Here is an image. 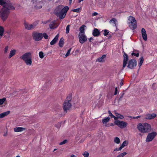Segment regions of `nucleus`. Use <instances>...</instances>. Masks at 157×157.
Returning a JSON list of instances; mask_svg holds the SVG:
<instances>
[{
  "label": "nucleus",
  "instance_id": "nucleus-1",
  "mask_svg": "<svg viewBox=\"0 0 157 157\" xmlns=\"http://www.w3.org/2000/svg\"><path fill=\"white\" fill-rule=\"evenodd\" d=\"M68 9L69 7L68 6L63 7L62 5H59L55 9V13L57 15L59 16L60 19H62L65 17Z\"/></svg>",
  "mask_w": 157,
  "mask_h": 157
},
{
  "label": "nucleus",
  "instance_id": "nucleus-2",
  "mask_svg": "<svg viewBox=\"0 0 157 157\" xmlns=\"http://www.w3.org/2000/svg\"><path fill=\"white\" fill-rule=\"evenodd\" d=\"M15 8L12 6H10L8 7L3 6L0 11V16L2 19L5 21L7 18L10 13V10H14Z\"/></svg>",
  "mask_w": 157,
  "mask_h": 157
},
{
  "label": "nucleus",
  "instance_id": "nucleus-3",
  "mask_svg": "<svg viewBox=\"0 0 157 157\" xmlns=\"http://www.w3.org/2000/svg\"><path fill=\"white\" fill-rule=\"evenodd\" d=\"M32 56L30 52H27L21 56L20 58L24 62L25 64L30 66L32 65Z\"/></svg>",
  "mask_w": 157,
  "mask_h": 157
},
{
  "label": "nucleus",
  "instance_id": "nucleus-4",
  "mask_svg": "<svg viewBox=\"0 0 157 157\" xmlns=\"http://www.w3.org/2000/svg\"><path fill=\"white\" fill-rule=\"evenodd\" d=\"M137 128L140 132L143 133H147L151 129V125L146 123L138 124Z\"/></svg>",
  "mask_w": 157,
  "mask_h": 157
},
{
  "label": "nucleus",
  "instance_id": "nucleus-5",
  "mask_svg": "<svg viewBox=\"0 0 157 157\" xmlns=\"http://www.w3.org/2000/svg\"><path fill=\"white\" fill-rule=\"evenodd\" d=\"M71 96L70 95L67 97L63 104V109L64 112L66 113L67 111L70 110L71 107Z\"/></svg>",
  "mask_w": 157,
  "mask_h": 157
},
{
  "label": "nucleus",
  "instance_id": "nucleus-6",
  "mask_svg": "<svg viewBox=\"0 0 157 157\" xmlns=\"http://www.w3.org/2000/svg\"><path fill=\"white\" fill-rule=\"evenodd\" d=\"M128 23L129 26L132 30H134L137 27L136 21L134 17L130 16L128 17Z\"/></svg>",
  "mask_w": 157,
  "mask_h": 157
},
{
  "label": "nucleus",
  "instance_id": "nucleus-7",
  "mask_svg": "<svg viewBox=\"0 0 157 157\" xmlns=\"http://www.w3.org/2000/svg\"><path fill=\"white\" fill-rule=\"evenodd\" d=\"M42 33L36 32L33 33L32 36L33 39L36 41H39L42 39Z\"/></svg>",
  "mask_w": 157,
  "mask_h": 157
},
{
  "label": "nucleus",
  "instance_id": "nucleus-8",
  "mask_svg": "<svg viewBox=\"0 0 157 157\" xmlns=\"http://www.w3.org/2000/svg\"><path fill=\"white\" fill-rule=\"evenodd\" d=\"M157 135V133L155 132H153L148 134L146 139L147 142L151 141Z\"/></svg>",
  "mask_w": 157,
  "mask_h": 157
},
{
  "label": "nucleus",
  "instance_id": "nucleus-9",
  "mask_svg": "<svg viewBox=\"0 0 157 157\" xmlns=\"http://www.w3.org/2000/svg\"><path fill=\"white\" fill-rule=\"evenodd\" d=\"M115 124L121 128H125L126 127L128 124L127 122L123 121H120L118 120H116L114 121Z\"/></svg>",
  "mask_w": 157,
  "mask_h": 157
},
{
  "label": "nucleus",
  "instance_id": "nucleus-10",
  "mask_svg": "<svg viewBox=\"0 0 157 157\" xmlns=\"http://www.w3.org/2000/svg\"><path fill=\"white\" fill-rule=\"evenodd\" d=\"M78 38L79 42L83 44L87 40V37L85 33H79Z\"/></svg>",
  "mask_w": 157,
  "mask_h": 157
},
{
  "label": "nucleus",
  "instance_id": "nucleus-11",
  "mask_svg": "<svg viewBox=\"0 0 157 157\" xmlns=\"http://www.w3.org/2000/svg\"><path fill=\"white\" fill-rule=\"evenodd\" d=\"M136 64L137 63L136 60L131 59L129 61L127 67L128 68L132 69L136 66Z\"/></svg>",
  "mask_w": 157,
  "mask_h": 157
},
{
  "label": "nucleus",
  "instance_id": "nucleus-12",
  "mask_svg": "<svg viewBox=\"0 0 157 157\" xmlns=\"http://www.w3.org/2000/svg\"><path fill=\"white\" fill-rule=\"evenodd\" d=\"M37 24V23H33L32 24H29L27 23H24V25L25 28L26 29L29 30L34 29L36 26Z\"/></svg>",
  "mask_w": 157,
  "mask_h": 157
},
{
  "label": "nucleus",
  "instance_id": "nucleus-13",
  "mask_svg": "<svg viewBox=\"0 0 157 157\" xmlns=\"http://www.w3.org/2000/svg\"><path fill=\"white\" fill-rule=\"evenodd\" d=\"M0 5H4L3 6L6 7L12 5L9 0H0Z\"/></svg>",
  "mask_w": 157,
  "mask_h": 157
},
{
  "label": "nucleus",
  "instance_id": "nucleus-14",
  "mask_svg": "<svg viewBox=\"0 0 157 157\" xmlns=\"http://www.w3.org/2000/svg\"><path fill=\"white\" fill-rule=\"evenodd\" d=\"M128 56L127 54L124 53V60L123 61V68L122 69H123L124 68L126 67L127 61L128 60Z\"/></svg>",
  "mask_w": 157,
  "mask_h": 157
},
{
  "label": "nucleus",
  "instance_id": "nucleus-15",
  "mask_svg": "<svg viewBox=\"0 0 157 157\" xmlns=\"http://www.w3.org/2000/svg\"><path fill=\"white\" fill-rule=\"evenodd\" d=\"M156 117V114L152 113L151 114H147L144 115V118L147 119H152Z\"/></svg>",
  "mask_w": 157,
  "mask_h": 157
},
{
  "label": "nucleus",
  "instance_id": "nucleus-16",
  "mask_svg": "<svg viewBox=\"0 0 157 157\" xmlns=\"http://www.w3.org/2000/svg\"><path fill=\"white\" fill-rule=\"evenodd\" d=\"M141 34L143 40L145 41L147 40V36L145 29L142 28L141 29Z\"/></svg>",
  "mask_w": 157,
  "mask_h": 157
},
{
  "label": "nucleus",
  "instance_id": "nucleus-17",
  "mask_svg": "<svg viewBox=\"0 0 157 157\" xmlns=\"http://www.w3.org/2000/svg\"><path fill=\"white\" fill-rule=\"evenodd\" d=\"M92 34L94 36H98L100 35V32L98 29L94 28Z\"/></svg>",
  "mask_w": 157,
  "mask_h": 157
},
{
  "label": "nucleus",
  "instance_id": "nucleus-18",
  "mask_svg": "<svg viewBox=\"0 0 157 157\" xmlns=\"http://www.w3.org/2000/svg\"><path fill=\"white\" fill-rule=\"evenodd\" d=\"M16 51L15 49L11 50L8 56V58L10 59L12 57L14 56L16 54Z\"/></svg>",
  "mask_w": 157,
  "mask_h": 157
},
{
  "label": "nucleus",
  "instance_id": "nucleus-19",
  "mask_svg": "<svg viewBox=\"0 0 157 157\" xmlns=\"http://www.w3.org/2000/svg\"><path fill=\"white\" fill-rule=\"evenodd\" d=\"M25 130V128L21 127H16L14 128L15 132H21Z\"/></svg>",
  "mask_w": 157,
  "mask_h": 157
},
{
  "label": "nucleus",
  "instance_id": "nucleus-20",
  "mask_svg": "<svg viewBox=\"0 0 157 157\" xmlns=\"http://www.w3.org/2000/svg\"><path fill=\"white\" fill-rule=\"evenodd\" d=\"M58 26V25L57 24L56 21H52L50 23L49 27L51 29H54L57 27Z\"/></svg>",
  "mask_w": 157,
  "mask_h": 157
},
{
  "label": "nucleus",
  "instance_id": "nucleus-21",
  "mask_svg": "<svg viewBox=\"0 0 157 157\" xmlns=\"http://www.w3.org/2000/svg\"><path fill=\"white\" fill-rule=\"evenodd\" d=\"M59 36V34H58L50 42V44L51 45H54L56 43L58 39Z\"/></svg>",
  "mask_w": 157,
  "mask_h": 157
},
{
  "label": "nucleus",
  "instance_id": "nucleus-22",
  "mask_svg": "<svg viewBox=\"0 0 157 157\" xmlns=\"http://www.w3.org/2000/svg\"><path fill=\"white\" fill-rule=\"evenodd\" d=\"M110 119V118L109 117H105V118L103 119L102 120V122L103 124L105 125L106 126H109V125H106V124L107 123V122H108L109 120Z\"/></svg>",
  "mask_w": 157,
  "mask_h": 157
},
{
  "label": "nucleus",
  "instance_id": "nucleus-23",
  "mask_svg": "<svg viewBox=\"0 0 157 157\" xmlns=\"http://www.w3.org/2000/svg\"><path fill=\"white\" fill-rule=\"evenodd\" d=\"M106 57V55H103L101 57H99L97 59L96 61L99 62H103L105 61V59Z\"/></svg>",
  "mask_w": 157,
  "mask_h": 157
},
{
  "label": "nucleus",
  "instance_id": "nucleus-24",
  "mask_svg": "<svg viewBox=\"0 0 157 157\" xmlns=\"http://www.w3.org/2000/svg\"><path fill=\"white\" fill-rule=\"evenodd\" d=\"M10 113V111H7L2 113L0 114V118H2L9 115Z\"/></svg>",
  "mask_w": 157,
  "mask_h": 157
},
{
  "label": "nucleus",
  "instance_id": "nucleus-25",
  "mask_svg": "<svg viewBox=\"0 0 157 157\" xmlns=\"http://www.w3.org/2000/svg\"><path fill=\"white\" fill-rule=\"evenodd\" d=\"M86 27V26L83 25H82L79 28L80 33H85V27Z\"/></svg>",
  "mask_w": 157,
  "mask_h": 157
},
{
  "label": "nucleus",
  "instance_id": "nucleus-26",
  "mask_svg": "<svg viewBox=\"0 0 157 157\" xmlns=\"http://www.w3.org/2000/svg\"><path fill=\"white\" fill-rule=\"evenodd\" d=\"M128 144V140L124 141L122 144L121 145L120 147L122 149L124 147L127 146Z\"/></svg>",
  "mask_w": 157,
  "mask_h": 157
},
{
  "label": "nucleus",
  "instance_id": "nucleus-27",
  "mask_svg": "<svg viewBox=\"0 0 157 157\" xmlns=\"http://www.w3.org/2000/svg\"><path fill=\"white\" fill-rule=\"evenodd\" d=\"M4 29L3 27L0 26V37L1 38L3 35Z\"/></svg>",
  "mask_w": 157,
  "mask_h": 157
},
{
  "label": "nucleus",
  "instance_id": "nucleus-28",
  "mask_svg": "<svg viewBox=\"0 0 157 157\" xmlns=\"http://www.w3.org/2000/svg\"><path fill=\"white\" fill-rule=\"evenodd\" d=\"M64 40L63 38H61L59 42V47H63L64 44Z\"/></svg>",
  "mask_w": 157,
  "mask_h": 157
},
{
  "label": "nucleus",
  "instance_id": "nucleus-29",
  "mask_svg": "<svg viewBox=\"0 0 157 157\" xmlns=\"http://www.w3.org/2000/svg\"><path fill=\"white\" fill-rule=\"evenodd\" d=\"M144 58L142 57H140L139 60L138 66H139V68L142 66L143 62H144Z\"/></svg>",
  "mask_w": 157,
  "mask_h": 157
},
{
  "label": "nucleus",
  "instance_id": "nucleus-30",
  "mask_svg": "<svg viewBox=\"0 0 157 157\" xmlns=\"http://www.w3.org/2000/svg\"><path fill=\"white\" fill-rule=\"evenodd\" d=\"M115 115L118 118L122 119L124 117L123 115L117 113L116 112H115Z\"/></svg>",
  "mask_w": 157,
  "mask_h": 157
},
{
  "label": "nucleus",
  "instance_id": "nucleus-31",
  "mask_svg": "<svg viewBox=\"0 0 157 157\" xmlns=\"http://www.w3.org/2000/svg\"><path fill=\"white\" fill-rule=\"evenodd\" d=\"M6 98H3L0 99V105H2L6 101Z\"/></svg>",
  "mask_w": 157,
  "mask_h": 157
},
{
  "label": "nucleus",
  "instance_id": "nucleus-32",
  "mask_svg": "<svg viewBox=\"0 0 157 157\" xmlns=\"http://www.w3.org/2000/svg\"><path fill=\"white\" fill-rule=\"evenodd\" d=\"M114 141L115 143L119 144L120 143V140L119 138L116 137L114 138Z\"/></svg>",
  "mask_w": 157,
  "mask_h": 157
},
{
  "label": "nucleus",
  "instance_id": "nucleus-33",
  "mask_svg": "<svg viewBox=\"0 0 157 157\" xmlns=\"http://www.w3.org/2000/svg\"><path fill=\"white\" fill-rule=\"evenodd\" d=\"M127 154V153L126 152H123L118 155L117 157H124Z\"/></svg>",
  "mask_w": 157,
  "mask_h": 157
},
{
  "label": "nucleus",
  "instance_id": "nucleus-34",
  "mask_svg": "<svg viewBox=\"0 0 157 157\" xmlns=\"http://www.w3.org/2000/svg\"><path fill=\"white\" fill-rule=\"evenodd\" d=\"M42 37H43L45 39H47L48 38L49 36L46 33H42Z\"/></svg>",
  "mask_w": 157,
  "mask_h": 157
},
{
  "label": "nucleus",
  "instance_id": "nucleus-35",
  "mask_svg": "<svg viewBox=\"0 0 157 157\" xmlns=\"http://www.w3.org/2000/svg\"><path fill=\"white\" fill-rule=\"evenodd\" d=\"M103 34L105 36H107L109 34V31L107 29H105L104 30Z\"/></svg>",
  "mask_w": 157,
  "mask_h": 157
},
{
  "label": "nucleus",
  "instance_id": "nucleus-36",
  "mask_svg": "<svg viewBox=\"0 0 157 157\" xmlns=\"http://www.w3.org/2000/svg\"><path fill=\"white\" fill-rule=\"evenodd\" d=\"M9 49V47L8 46H6L5 47L4 49V53L5 54L8 51Z\"/></svg>",
  "mask_w": 157,
  "mask_h": 157
},
{
  "label": "nucleus",
  "instance_id": "nucleus-37",
  "mask_svg": "<svg viewBox=\"0 0 157 157\" xmlns=\"http://www.w3.org/2000/svg\"><path fill=\"white\" fill-rule=\"evenodd\" d=\"M39 56L41 59H43L44 57V53L42 52H39Z\"/></svg>",
  "mask_w": 157,
  "mask_h": 157
},
{
  "label": "nucleus",
  "instance_id": "nucleus-38",
  "mask_svg": "<svg viewBox=\"0 0 157 157\" xmlns=\"http://www.w3.org/2000/svg\"><path fill=\"white\" fill-rule=\"evenodd\" d=\"M83 155L84 157H88L89 154L88 152L86 151L84 152L83 154Z\"/></svg>",
  "mask_w": 157,
  "mask_h": 157
},
{
  "label": "nucleus",
  "instance_id": "nucleus-39",
  "mask_svg": "<svg viewBox=\"0 0 157 157\" xmlns=\"http://www.w3.org/2000/svg\"><path fill=\"white\" fill-rule=\"evenodd\" d=\"M70 30V25H68L66 27V33L67 34L69 33Z\"/></svg>",
  "mask_w": 157,
  "mask_h": 157
},
{
  "label": "nucleus",
  "instance_id": "nucleus-40",
  "mask_svg": "<svg viewBox=\"0 0 157 157\" xmlns=\"http://www.w3.org/2000/svg\"><path fill=\"white\" fill-rule=\"evenodd\" d=\"M71 49H69L67 51V53L66 54V55H65V56L66 57H67V56H68L70 54V52H71Z\"/></svg>",
  "mask_w": 157,
  "mask_h": 157
},
{
  "label": "nucleus",
  "instance_id": "nucleus-41",
  "mask_svg": "<svg viewBox=\"0 0 157 157\" xmlns=\"http://www.w3.org/2000/svg\"><path fill=\"white\" fill-rule=\"evenodd\" d=\"M80 9L79 8H78L77 9H74L72 10V11H73L74 12H75L78 13L80 11Z\"/></svg>",
  "mask_w": 157,
  "mask_h": 157
},
{
  "label": "nucleus",
  "instance_id": "nucleus-42",
  "mask_svg": "<svg viewBox=\"0 0 157 157\" xmlns=\"http://www.w3.org/2000/svg\"><path fill=\"white\" fill-rule=\"evenodd\" d=\"M67 142V140H64L63 141L59 143V144L60 145H62L65 144Z\"/></svg>",
  "mask_w": 157,
  "mask_h": 157
},
{
  "label": "nucleus",
  "instance_id": "nucleus-43",
  "mask_svg": "<svg viewBox=\"0 0 157 157\" xmlns=\"http://www.w3.org/2000/svg\"><path fill=\"white\" fill-rule=\"evenodd\" d=\"M132 56H136V57H138L139 54L138 53H135L134 52H133L132 53Z\"/></svg>",
  "mask_w": 157,
  "mask_h": 157
},
{
  "label": "nucleus",
  "instance_id": "nucleus-44",
  "mask_svg": "<svg viewBox=\"0 0 157 157\" xmlns=\"http://www.w3.org/2000/svg\"><path fill=\"white\" fill-rule=\"evenodd\" d=\"M122 148L120 146V147L119 148H116L114 150V151H120L121 150Z\"/></svg>",
  "mask_w": 157,
  "mask_h": 157
},
{
  "label": "nucleus",
  "instance_id": "nucleus-45",
  "mask_svg": "<svg viewBox=\"0 0 157 157\" xmlns=\"http://www.w3.org/2000/svg\"><path fill=\"white\" fill-rule=\"evenodd\" d=\"M116 19H115V18H113V19H111L110 20V21L111 22H113V23L115 24V22H116Z\"/></svg>",
  "mask_w": 157,
  "mask_h": 157
},
{
  "label": "nucleus",
  "instance_id": "nucleus-46",
  "mask_svg": "<svg viewBox=\"0 0 157 157\" xmlns=\"http://www.w3.org/2000/svg\"><path fill=\"white\" fill-rule=\"evenodd\" d=\"M108 113L109 115V116H111L112 117H113V116H114L111 113V112L110 111H108Z\"/></svg>",
  "mask_w": 157,
  "mask_h": 157
},
{
  "label": "nucleus",
  "instance_id": "nucleus-47",
  "mask_svg": "<svg viewBox=\"0 0 157 157\" xmlns=\"http://www.w3.org/2000/svg\"><path fill=\"white\" fill-rule=\"evenodd\" d=\"M98 14V13H97L94 12L92 13V16H95L97 15Z\"/></svg>",
  "mask_w": 157,
  "mask_h": 157
},
{
  "label": "nucleus",
  "instance_id": "nucleus-48",
  "mask_svg": "<svg viewBox=\"0 0 157 157\" xmlns=\"http://www.w3.org/2000/svg\"><path fill=\"white\" fill-rule=\"evenodd\" d=\"M117 87H116L115 88V91L114 94L115 95H116L117 94Z\"/></svg>",
  "mask_w": 157,
  "mask_h": 157
},
{
  "label": "nucleus",
  "instance_id": "nucleus-49",
  "mask_svg": "<svg viewBox=\"0 0 157 157\" xmlns=\"http://www.w3.org/2000/svg\"><path fill=\"white\" fill-rule=\"evenodd\" d=\"M89 40L90 42H91V40H93V38L92 37H91L89 39Z\"/></svg>",
  "mask_w": 157,
  "mask_h": 157
},
{
  "label": "nucleus",
  "instance_id": "nucleus-50",
  "mask_svg": "<svg viewBox=\"0 0 157 157\" xmlns=\"http://www.w3.org/2000/svg\"><path fill=\"white\" fill-rule=\"evenodd\" d=\"M112 117L115 120H116L118 119V118L117 116L115 117L114 116H113Z\"/></svg>",
  "mask_w": 157,
  "mask_h": 157
},
{
  "label": "nucleus",
  "instance_id": "nucleus-51",
  "mask_svg": "<svg viewBox=\"0 0 157 157\" xmlns=\"http://www.w3.org/2000/svg\"><path fill=\"white\" fill-rule=\"evenodd\" d=\"M140 117V116H138L136 117H133V119H137V118H139Z\"/></svg>",
  "mask_w": 157,
  "mask_h": 157
},
{
  "label": "nucleus",
  "instance_id": "nucleus-52",
  "mask_svg": "<svg viewBox=\"0 0 157 157\" xmlns=\"http://www.w3.org/2000/svg\"><path fill=\"white\" fill-rule=\"evenodd\" d=\"M70 157H77V156H76L72 154L71 155Z\"/></svg>",
  "mask_w": 157,
  "mask_h": 157
},
{
  "label": "nucleus",
  "instance_id": "nucleus-53",
  "mask_svg": "<svg viewBox=\"0 0 157 157\" xmlns=\"http://www.w3.org/2000/svg\"><path fill=\"white\" fill-rule=\"evenodd\" d=\"M7 136V132H6L4 134L3 136Z\"/></svg>",
  "mask_w": 157,
  "mask_h": 157
},
{
  "label": "nucleus",
  "instance_id": "nucleus-54",
  "mask_svg": "<svg viewBox=\"0 0 157 157\" xmlns=\"http://www.w3.org/2000/svg\"><path fill=\"white\" fill-rule=\"evenodd\" d=\"M84 0H79L78 2L79 3L80 2H81L83 1Z\"/></svg>",
  "mask_w": 157,
  "mask_h": 157
},
{
  "label": "nucleus",
  "instance_id": "nucleus-55",
  "mask_svg": "<svg viewBox=\"0 0 157 157\" xmlns=\"http://www.w3.org/2000/svg\"><path fill=\"white\" fill-rule=\"evenodd\" d=\"M113 125H114V124L113 123L111 124L110 125V126H113Z\"/></svg>",
  "mask_w": 157,
  "mask_h": 157
},
{
  "label": "nucleus",
  "instance_id": "nucleus-56",
  "mask_svg": "<svg viewBox=\"0 0 157 157\" xmlns=\"http://www.w3.org/2000/svg\"><path fill=\"white\" fill-rule=\"evenodd\" d=\"M120 84H121V85H123V82H121V83Z\"/></svg>",
  "mask_w": 157,
  "mask_h": 157
},
{
  "label": "nucleus",
  "instance_id": "nucleus-57",
  "mask_svg": "<svg viewBox=\"0 0 157 157\" xmlns=\"http://www.w3.org/2000/svg\"><path fill=\"white\" fill-rule=\"evenodd\" d=\"M57 150V149L56 148H55V149H54L53 151H56V150Z\"/></svg>",
  "mask_w": 157,
  "mask_h": 157
},
{
  "label": "nucleus",
  "instance_id": "nucleus-58",
  "mask_svg": "<svg viewBox=\"0 0 157 157\" xmlns=\"http://www.w3.org/2000/svg\"><path fill=\"white\" fill-rule=\"evenodd\" d=\"M72 1V0H70V3H71Z\"/></svg>",
  "mask_w": 157,
  "mask_h": 157
},
{
  "label": "nucleus",
  "instance_id": "nucleus-59",
  "mask_svg": "<svg viewBox=\"0 0 157 157\" xmlns=\"http://www.w3.org/2000/svg\"><path fill=\"white\" fill-rule=\"evenodd\" d=\"M42 7L41 6H40L39 8H41Z\"/></svg>",
  "mask_w": 157,
  "mask_h": 157
},
{
  "label": "nucleus",
  "instance_id": "nucleus-60",
  "mask_svg": "<svg viewBox=\"0 0 157 157\" xmlns=\"http://www.w3.org/2000/svg\"><path fill=\"white\" fill-rule=\"evenodd\" d=\"M16 157H20L19 156H17Z\"/></svg>",
  "mask_w": 157,
  "mask_h": 157
}]
</instances>
